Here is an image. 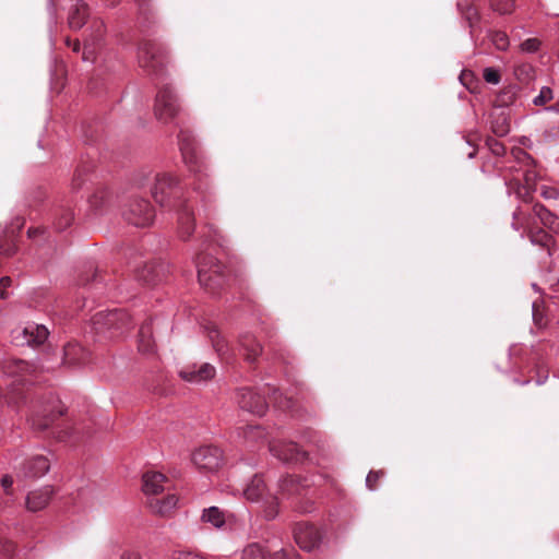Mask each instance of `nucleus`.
<instances>
[{"mask_svg":"<svg viewBox=\"0 0 559 559\" xmlns=\"http://www.w3.org/2000/svg\"><path fill=\"white\" fill-rule=\"evenodd\" d=\"M152 197L160 206L179 207L183 198V190L179 180L170 174H157L152 188Z\"/></svg>","mask_w":559,"mask_h":559,"instance_id":"f257e3e1","label":"nucleus"},{"mask_svg":"<svg viewBox=\"0 0 559 559\" xmlns=\"http://www.w3.org/2000/svg\"><path fill=\"white\" fill-rule=\"evenodd\" d=\"M138 62L148 75H160L165 68L166 50L157 41L142 39L138 46Z\"/></svg>","mask_w":559,"mask_h":559,"instance_id":"f03ea898","label":"nucleus"},{"mask_svg":"<svg viewBox=\"0 0 559 559\" xmlns=\"http://www.w3.org/2000/svg\"><path fill=\"white\" fill-rule=\"evenodd\" d=\"M122 217L136 227H147L155 218V210L145 198L131 194L122 205Z\"/></svg>","mask_w":559,"mask_h":559,"instance_id":"7ed1b4c3","label":"nucleus"},{"mask_svg":"<svg viewBox=\"0 0 559 559\" xmlns=\"http://www.w3.org/2000/svg\"><path fill=\"white\" fill-rule=\"evenodd\" d=\"M200 284L211 293H216L227 283L226 267L213 257H204L198 263Z\"/></svg>","mask_w":559,"mask_h":559,"instance_id":"20e7f679","label":"nucleus"},{"mask_svg":"<svg viewBox=\"0 0 559 559\" xmlns=\"http://www.w3.org/2000/svg\"><path fill=\"white\" fill-rule=\"evenodd\" d=\"M243 495L246 499L250 501H260L261 499H264V513L266 519H274L278 513L277 498L274 496H266V486L262 477L254 476L247 485Z\"/></svg>","mask_w":559,"mask_h":559,"instance_id":"39448f33","label":"nucleus"},{"mask_svg":"<svg viewBox=\"0 0 559 559\" xmlns=\"http://www.w3.org/2000/svg\"><path fill=\"white\" fill-rule=\"evenodd\" d=\"M179 103L177 95L168 85L160 87L156 94L154 114L162 122H169L179 111Z\"/></svg>","mask_w":559,"mask_h":559,"instance_id":"423d86ee","label":"nucleus"},{"mask_svg":"<svg viewBox=\"0 0 559 559\" xmlns=\"http://www.w3.org/2000/svg\"><path fill=\"white\" fill-rule=\"evenodd\" d=\"M192 462L200 469L213 472L223 465L224 456L219 448L205 445L193 452Z\"/></svg>","mask_w":559,"mask_h":559,"instance_id":"0eeeda50","label":"nucleus"},{"mask_svg":"<svg viewBox=\"0 0 559 559\" xmlns=\"http://www.w3.org/2000/svg\"><path fill=\"white\" fill-rule=\"evenodd\" d=\"M294 536L297 545L307 551L316 549L321 542V533L309 523H298L295 526Z\"/></svg>","mask_w":559,"mask_h":559,"instance_id":"6e6552de","label":"nucleus"},{"mask_svg":"<svg viewBox=\"0 0 559 559\" xmlns=\"http://www.w3.org/2000/svg\"><path fill=\"white\" fill-rule=\"evenodd\" d=\"M94 324L99 330L103 328L123 330L130 324V316L124 310L98 312L94 317Z\"/></svg>","mask_w":559,"mask_h":559,"instance_id":"1a4fd4ad","label":"nucleus"},{"mask_svg":"<svg viewBox=\"0 0 559 559\" xmlns=\"http://www.w3.org/2000/svg\"><path fill=\"white\" fill-rule=\"evenodd\" d=\"M238 404L254 415L262 416L267 411V403L263 396L251 389H241L238 392Z\"/></svg>","mask_w":559,"mask_h":559,"instance_id":"9d476101","label":"nucleus"},{"mask_svg":"<svg viewBox=\"0 0 559 559\" xmlns=\"http://www.w3.org/2000/svg\"><path fill=\"white\" fill-rule=\"evenodd\" d=\"M270 450L284 462H301L306 459V452L294 442H274Z\"/></svg>","mask_w":559,"mask_h":559,"instance_id":"9b49d317","label":"nucleus"},{"mask_svg":"<svg viewBox=\"0 0 559 559\" xmlns=\"http://www.w3.org/2000/svg\"><path fill=\"white\" fill-rule=\"evenodd\" d=\"M179 376L187 382L202 383L214 378L215 368L210 364H203L199 367L189 366L180 370Z\"/></svg>","mask_w":559,"mask_h":559,"instance_id":"f8f14e48","label":"nucleus"},{"mask_svg":"<svg viewBox=\"0 0 559 559\" xmlns=\"http://www.w3.org/2000/svg\"><path fill=\"white\" fill-rule=\"evenodd\" d=\"M194 230V215L188 202L178 207V234L182 241H188Z\"/></svg>","mask_w":559,"mask_h":559,"instance_id":"ddd939ff","label":"nucleus"},{"mask_svg":"<svg viewBox=\"0 0 559 559\" xmlns=\"http://www.w3.org/2000/svg\"><path fill=\"white\" fill-rule=\"evenodd\" d=\"M50 468V461L47 456L37 454L27 459L23 463V474L29 478L44 476Z\"/></svg>","mask_w":559,"mask_h":559,"instance_id":"4468645a","label":"nucleus"},{"mask_svg":"<svg viewBox=\"0 0 559 559\" xmlns=\"http://www.w3.org/2000/svg\"><path fill=\"white\" fill-rule=\"evenodd\" d=\"M53 490L50 486L31 491L25 501L26 509L31 512H37L45 509L51 500Z\"/></svg>","mask_w":559,"mask_h":559,"instance_id":"2eb2a0df","label":"nucleus"},{"mask_svg":"<svg viewBox=\"0 0 559 559\" xmlns=\"http://www.w3.org/2000/svg\"><path fill=\"white\" fill-rule=\"evenodd\" d=\"M167 483V477L159 472H146L142 476V490L146 496L159 495Z\"/></svg>","mask_w":559,"mask_h":559,"instance_id":"dca6fc26","label":"nucleus"},{"mask_svg":"<svg viewBox=\"0 0 559 559\" xmlns=\"http://www.w3.org/2000/svg\"><path fill=\"white\" fill-rule=\"evenodd\" d=\"M178 143L185 162L192 166L197 164V144L193 135L188 130H180Z\"/></svg>","mask_w":559,"mask_h":559,"instance_id":"f3484780","label":"nucleus"},{"mask_svg":"<svg viewBox=\"0 0 559 559\" xmlns=\"http://www.w3.org/2000/svg\"><path fill=\"white\" fill-rule=\"evenodd\" d=\"M239 343L245 360L249 364L255 362L262 353V345L251 334H243Z\"/></svg>","mask_w":559,"mask_h":559,"instance_id":"a211bd4d","label":"nucleus"},{"mask_svg":"<svg viewBox=\"0 0 559 559\" xmlns=\"http://www.w3.org/2000/svg\"><path fill=\"white\" fill-rule=\"evenodd\" d=\"M88 14L90 8L87 3L83 0H75L70 9L68 17L70 28L80 29L85 24Z\"/></svg>","mask_w":559,"mask_h":559,"instance_id":"6ab92c4d","label":"nucleus"},{"mask_svg":"<svg viewBox=\"0 0 559 559\" xmlns=\"http://www.w3.org/2000/svg\"><path fill=\"white\" fill-rule=\"evenodd\" d=\"M178 499L175 495H167L165 498H151L148 499L150 510L157 515H169L177 507Z\"/></svg>","mask_w":559,"mask_h":559,"instance_id":"aec40b11","label":"nucleus"},{"mask_svg":"<svg viewBox=\"0 0 559 559\" xmlns=\"http://www.w3.org/2000/svg\"><path fill=\"white\" fill-rule=\"evenodd\" d=\"M88 360V353L76 343H68L63 348V362L68 366L85 364Z\"/></svg>","mask_w":559,"mask_h":559,"instance_id":"412c9836","label":"nucleus"},{"mask_svg":"<svg viewBox=\"0 0 559 559\" xmlns=\"http://www.w3.org/2000/svg\"><path fill=\"white\" fill-rule=\"evenodd\" d=\"M533 213L549 231L559 234V217L557 215L540 203L533 206Z\"/></svg>","mask_w":559,"mask_h":559,"instance_id":"4be33fe9","label":"nucleus"},{"mask_svg":"<svg viewBox=\"0 0 559 559\" xmlns=\"http://www.w3.org/2000/svg\"><path fill=\"white\" fill-rule=\"evenodd\" d=\"M49 335L46 326L39 324H28L23 330V338L27 345L37 346L43 344Z\"/></svg>","mask_w":559,"mask_h":559,"instance_id":"5701e85b","label":"nucleus"},{"mask_svg":"<svg viewBox=\"0 0 559 559\" xmlns=\"http://www.w3.org/2000/svg\"><path fill=\"white\" fill-rule=\"evenodd\" d=\"M457 9L462 16L464 17V20L468 23V26L471 27V33L473 34L474 28L480 21L479 11L468 0L459 1Z\"/></svg>","mask_w":559,"mask_h":559,"instance_id":"b1692460","label":"nucleus"},{"mask_svg":"<svg viewBox=\"0 0 559 559\" xmlns=\"http://www.w3.org/2000/svg\"><path fill=\"white\" fill-rule=\"evenodd\" d=\"M491 118V131L497 136H504L510 131V124H509V118L508 115L501 110V111H493L490 115Z\"/></svg>","mask_w":559,"mask_h":559,"instance_id":"393cba45","label":"nucleus"},{"mask_svg":"<svg viewBox=\"0 0 559 559\" xmlns=\"http://www.w3.org/2000/svg\"><path fill=\"white\" fill-rule=\"evenodd\" d=\"M74 218V214L70 207L59 206L53 214V227L58 231L69 227Z\"/></svg>","mask_w":559,"mask_h":559,"instance_id":"a878e982","label":"nucleus"},{"mask_svg":"<svg viewBox=\"0 0 559 559\" xmlns=\"http://www.w3.org/2000/svg\"><path fill=\"white\" fill-rule=\"evenodd\" d=\"M155 349V342L152 335V328L150 323L141 326L139 332V350L144 354L153 353Z\"/></svg>","mask_w":559,"mask_h":559,"instance_id":"bb28decb","label":"nucleus"},{"mask_svg":"<svg viewBox=\"0 0 559 559\" xmlns=\"http://www.w3.org/2000/svg\"><path fill=\"white\" fill-rule=\"evenodd\" d=\"M202 520L212 524L214 527L219 528L225 524L226 516L217 507H211L203 511Z\"/></svg>","mask_w":559,"mask_h":559,"instance_id":"cd10ccee","label":"nucleus"},{"mask_svg":"<svg viewBox=\"0 0 559 559\" xmlns=\"http://www.w3.org/2000/svg\"><path fill=\"white\" fill-rule=\"evenodd\" d=\"M109 193L105 188L97 189L88 199L90 207L95 213H100L107 205Z\"/></svg>","mask_w":559,"mask_h":559,"instance_id":"c85d7f7f","label":"nucleus"},{"mask_svg":"<svg viewBox=\"0 0 559 559\" xmlns=\"http://www.w3.org/2000/svg\"><path fill=\"white\" fill-rule=\"evenodd\" d=\"M241 559H273V555L270 556L260 544L252 543L243 548Z\"/></svg>","mask_w":559,"mask_h":559,"instance_id":"c756f323","label":"nucleus"},{"mask_svg":"<svg viewBox=\"0 0 559 559\" xmlns=\"http://www.w3.org/2000/svg\"><path fill=\"white\" fill-rule=\"evenodd\" d=\"M92 169H93V165L90 163H85V162H82L76 167L73 178H72V182H71L72 190L76 191V190L81 189V187L83 186V183L86 180L88 173Z\"/></svg>","mask_w":559,"mask_h":559,"instance_id":"7c9ffc66","label":"nucleus"},{"mask_svg":"<svg viewBox=\"0 0 559 559\" xmlns=\"http://www.w3.org/2000/svg\"><path fill=\"white\" fill-rule=\"evenodd\" d=\"M86 32H88V34L86 35L85 40H91L93 44H100L105 34V24L102 20L94 19Z\"/></svg>","mask_w":559,"mask_h":559,"instance_id":"2f4dec72","label":"nucleus"},{"mask_svg":"<svg viewBox=\"0 0 559 559\" xmlns=\"http://www.w3.org/2000/svg\"><path fill=\"white\" fill-rule=\"evenodd\" d=\"M280 488L282 492L287 495H299L301 492V486L299 484V478L294 476H288L283 478L280 481Z\"/></svg>","mask_w":559,"mask_h":559,"instance_id":"473e14b6","label":"nucleus"},{"mask_svg":"<svg viewBox=\"0 0 559 559\" xmlns=\"http://www.w3.org/2000/svg\"><path fill=\"white\" fill-rule=\"evenodd\" d=\"M209 336L214 349L219 356H224L228 353L227 342L217 330L210 331Z\"/></svg>","mask_w":559,"mask_h":559,"instance_id":"72a5a7b5","label":"nucleus"},{"mask_svg":"<svg viewBox=\"0 0 559 559\" xmlns=\"http://www.w3.org/2000/svg\"><path fill=\"white\" fill-rule=\"evenodd\" d=\"M516 94L512 87L502 90L496 97L497 107H507L515 102Z\"/></svg>","mask_w":559,"mask_h":559,"instance_id":"f704fd0d","label":"nucleus"},{"mask_svg":"<svg viewBox=\"0 0 559 559\" xmlns=\"http://www.w3.org/2000/svg\"><path fill=\"white\" fill-rule=\"evenodd\" d=\"M490 7L501 13L507 14L513 10L514 1L513 0H490Z\"/></svg>","mask_w":559,"mask_h":559,"instance_id":"c9c22d12","label":"nucleus"},{"mask_svg":"<svg viewBox=\"0 0 559 559\" xmlns=\"http://www.w3.org/2000/svg\"><path fill=\"white\" fill-rule=\"evenodd\" d=\"M158 272L153 265H145L140 272L139 277L146 284L153 285L157 282Z\"/></svg>","mask_w":559,"mask_h":559,"instance_id":"e433bc0d","label":"nucleus"},{"mask_svg":"<svg viewBox=\"0 0 559 559\" xmlns=\"http://www.w3.org/2000/svg\"><path fill=\"white\" fill-rule=\"evenodd\" d=\"M537 178H538V174L535 170V163L530 166H524V169H523L524 183L523 185L531 186V187L535 188Z\"/></svg>","mask_w":559,"mask_h":559,"instance_id":"4c0bfd02","label":"nucleus"},{"mask_svg":"<svg viewBox=\"0 0 559 559\" xmlns=\"http://www.w3.org/2000/svg\"><path fill=\"white\" fill-rule=\"evenodd\" d=\"M554 98L552 90L548 86L542 87L539 94L534 98L533 103L536 106H543Z\"/></svg>","mask_w":559,"mask_h":559,"instance_id":"58836bf2","label":"nucleus"},{"mask_svg":"<svg viewBox=\"0 0 559 559\" xmlns=\"http://www.w3.org/2000/svg\"><path fill=\"white\" fill-rule=\"evenodd\" d=\"M492 44L499 50H504L509 46V38L503 32H495L491 36Z\"/></svg>","mask_w":559,"mask_h":559,"instance_id":"ea45409f","label":"nucleus"},{"mask_svg":"<svg viewBox=\"0 0 559 559\" xmlns=\"http://www.w3.org/2000/svg\"><path fill=\"white\" fill-rule=\"evenodd\" d=\"M138 7V12L144 19L148 20L153 14L152 0H134Z\"/></svg>","mask_w":559,"mask_h":559,"instance_id":"a19ab883","label":"nucleus"},{"mask_svg":"<svg viewBox=\"0 0 559 559\" xmlns=\"http://www.w3.org/2000/svg\"><path fill=\"white\" fill-rule=\"evenodd\" d=\"M384 476L383 471H371L367 475L366 485L370 490H374L378 487V483Z\"/></svg>","mask_w":559,"mask_h":559,"instance_id":"79ce46f5","label":"nucleus"},{"mask_svg":"<svg viewBox=\"0 0 559 559\" xmlns=\"http://www.w3.org/2000/svg\"><path fill=\"white\" fill-rule=\"evenodd\" d=\"M512 155L523 166H530L534 164V159L522 148H514L512 151Z\"/></svg>","mask_w":559,"mask_h":559,"instance_id":"37998d69","label":"nucleus"},{"mask_svg":"<svg viewBox=\"0 0 559 559\" xmlns=\"http://www.w3.org/2000/svg\"><path fill=\"white\" fill-rule=\"evenodd\" d=\"M486 145L497 156L503 155L506 152L504 145L493 138H487Z\"/></svg>","mask_w":559,"mask_h":559,"instance_id":"c03bdc74","label":"nucleus"},{"mask_svg":"<svg viewBox=\"0 0 559 559\" xmlns=\"http://www.w3.org/2000/svg\"><path fill=\"white\" fill-rule=\"evenodd\" d=\"M48 233V229L43 226L29 227L27 230V237L29 240H45V235Z\"/></svg>","mask_w":559,"mask_h":559,"instance_id":"a18cd8bd","label":"nucleus"},{"mask_svg":"<svg viewBox=\"0 0 559 559\" xmlns=\"http://www.w3.org/2000/svg\"><path fill=\"white\" fill-rule=\"evenodd\" d=\"M99 44H93L91 40H85L83 49V60L93 61L95 59V50Z\"/></svg>","mask_w":559,"mask_h":559,"instance_id":"49530a36","label":"nucleus"},{"mask_svg":"<svg viewBox=\"0 0 559 559\" xmlns=\"http://www.w3.org/2000/svg\"><path fill=\"white\" fill-rule=\"evenodd\" d=\"M484 79L490 84H498L500 82L501 75L495 68H486L484 69Z\"/></svg>","mask_w":559,"mask_h":559,"instance_id":"de8ad7c7","label":"nucleus"},{"mask_svg":"<svg viewBox=\"0 0 559 559\" xmlns=\"http://www.w3.org/2000/svg\"><path fill=\"white\" fill-rule=\"evenodd\" d=\"M535 190L534 187L521 185L516 189V194L520 199H522L524 202H531L532 201V193Z\"/></svg>","mask_w":559,"mask_h":559,"instance_id":"09e8293b","label":"nucleus"},{"mask_svg":"<svg viewBox=\"0 0 559 559\" xmlns=\"http://www.w3.org/2000/svg\"><path fill=\"white\" fill-rule=\"evenodd\" d=\"M540 40L537 38H528L521 44V50L525 52H535L539 49Z\"/></svg>","mask_w":559,"mask_h":559,"instance_id":"8fccbe9b","label":"nucleus"},{"mask_svg":"<svg viewBox=\"0 0 559 559\" xmlns=\"http://www.w3.org/2000/svg\"><path fill=\"white\" fill-rule=\"evenodd\" d=\"M276 405L282 409H292L294 402L292 399L283 396L282 394H278V396L274 397Z\"/></svg>","mask_w":559,"mask_h":559,"instance_id":"3c124183","label":"nucleus"},{"mask_svg":"<svg viewBox=\"0 0 559 559\" xmlns=\"http://www.w3.org/2000/svg\"><path fill=\"white\" fill-rule=\"evenodd\" d=\"M540 194L546 200L557 199L558 195H559V191L557 189L552 188V187L543 186L540 188Z\"/></svg>","mask_w":559,"mask_h":559,"instance_id":"603ef678","label":"nucleus"},{"mask_svg":"<svg viewBox=\"0 0 559 559\" xmlns=\"http://www.w3.org/2000/svg\"><path fill=\"white\" fill-rule=\"evenodd\" d=\"M548 234L544 230H539L536 235H532L533 245H547Z\"/></svg>","mask_w":559,"mask_h":559,"instance_id":"864d4df0","label":"nucleus"},{"mask_svg":"<svg viewBox=\"0 0 559 559\" xmlns=\"http://www.w3.org/2000/svg\"><path fill=\"white\" fill-rule=\"evenodd\" d=\"M53 416L49 415V418L45 420L39 419L37 416L33 418V426L37 429H46L50 423L53 420Z\"/></svg>","mask_w":559,"mask_h":559,"instance_id":"5fc2aeb1","label":"nucleus"},{"mask_svg":"<svg viewBox=\"0 0 559 559\" xmlns=\"http://www.w3.org/2000/svg\"><path fill=\"white\" fill-rule=\"evenodd\" d=\"M273 559H300L294 551L281 550L273 554Z\"/></svg>","mask_w":559,"mask_h":559,"instance_id":"6e6d98bb","label":"nucleus"},{"mask_svg":"<svg viewBox=\"0 0 559 559\" xmlns=\"http://www.w3.org/2000/svg\"><path fill=\"white\" fill-rule=\"evenodd\" d=\"M533 319L536 325L540 328L545 325L543 314L539 311V306L537 304L533 305Z\"/></svg>","mask_w":559,"mask_h":559,"instance_id":"4d7b16f0","label":"nucleus"},{"mask_svg":"<svg viewBox=\"0 0 559 559\" xmlns=\"http://www.w3.org/2000/svg\"><path fill=\"white\" fill-rule=\"evenodd\" d=\"M533 71L532 67L528 64H522L515 68V74L519 78L525 76V79H528L531 76V72Z\"/></svg>","mask_w":559,"mask_h":559,"instance_id":"13d9d810","label":"nucleus"},{"mask_svg":"<svg viewBox=\"0 0 559 559\" xmlns=\"http://www.w3.org/2000/svg\"><path fill=\"white\" fill-rule=\"evenodd\" d=\"M173 559H206L205 557L194 552H178Z\"/></svg>","mask_w":559,"mask_h":559,"instance_id":"bf43d9fd","label":"nucleus"},{"mask_svg":"<svg viewBox=\"0 0 559 559\" xmlns=\"http://www.w3.org/2000/svg\"><path fill=\"white\" fill-rule=\"evenodd\" d=\"M12 484H13V479H12V477H11V476L5 475V476H3V477H2V479H1V485H2V487H3L5 490H8L9 488H11Z\"/></svg>","mask_w":559,"mask_h":559,"instance_id":"052dcab7","label":"nucleus"},{"mask_svg":"<svg viewBox=\"0 0 559 559\" xmlns=\"http://www.w3.org/2000/svg\"><path fill=\"white\" fill-rule=\"evenodd\" d=\"M66 43H67V45H68L69 47H71V48H72V50H73L74 52L80 51L81 44H80V41H79L78 39H75V40H73V41H72L70 38H67Z\"/></svg>","mask_w":559,"mask_h":559,"instance_id":"680f3d73","label":"nucleus"},{"mask_svg":"<svg viewBox=\"0 0 559 559\" xmlns=\"http://www.w3.org/2000/svg\"><path fill=\"white\" fill-rule=\"evenodd\" d=\"M473 78V73L471 71H463L461 74V81L464 85H467V81Z\"/></svg>","mask_w":559,"mask_h":559,"instance_id":"e2e57ef3","label":"nucleus"},{"mask_svg":"<svg viewBox=\"0 0 559 559\" xmlns=\"http://www.w3.org/2000/svg\"><path fill=\"white\" fill-rule=\"evenodd\" d=\"M11 284H12V280L9 276H3L0 280V287L7 288V287L11 286Z\"/></svg>","mask_w":559,"mask_h":559,"instance_id":"0e129e2a","label":"nucleus"},{"mask_svg":"<svg viewBox=\"0 0 559 559\" xmlns=\"http://www.w3.org/2000/svg\"><path fill=\"white\" fill-rule=\"evenodd\" d=\"M121 559H140V556L138 554H134V552H124L121 556Z\"/></svg>","mask_w":559,"mask_h":559,"instance_id":"69168bd1","label":"nucleus"},{"mask_svg":"<svg viewBox=\"0 0 559 559\" xmlns=\"http://www.w3.org/2000/svg\"><path fill=\"white\" fill-rule=\"evenodd\" d=\"M108 7H116L120 0H104Z\"/></svg>","mask_w":559,"mask_h":559,"instance_id":"338daca9","label":"nucleus"},{"mask_svg":"<svg viewBox=\"0 0 559 559\" xmlns=\"http://www.w3.org/2000/svg\"><path fill=\"white\" fill-rule=\"evenodd\" d=\"M255 430L258 431V430H259V428H258V427L249 426V427H248V432H247V433H248L249 436H252V438H253V437H254V431H255Z\"/></svg>","mask_w":559,"mask_h":559,"instance_id":"774afa93","label":"nucleus"}]
</instances>
